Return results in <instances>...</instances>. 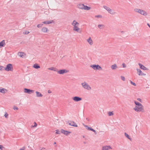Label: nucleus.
I'll return each instance as SVG.
<instances>
[{"mask_svg": "<svg viewBox=\"0 0 150 150\" xmlns=\"http://www.w3.org/2000/svg\"><path fill=\"white\" fill-rule=\"evenodd\" d=\"M137 100L138 101H139L141 102V99H140V98H138L137 99Z\"/></svg>", "mask_w": 150, "mask_h": 150, "instance_id": "48", "label": "nucleus"}, {"mask_svg": "<svg viewBox=\"0 0 150 150\" xmlns=\"http://www.w3.org/2000/svg\"><path fill=\"white\" fill-rule=\"evenodd\" d=\"M33 67L34 68L36 69H38L39 68H40V66L37 64H34L33 65Z\"/></svg>", "mask_w": 150, "mask_h": 150, "instance_id": "23", "label": "nucleus"}, {"mask_svg": "<svg viewBox=\"0 0 150 150\" xmlns=\"http://www.w3.org/2000/svg\"><path fill=\"white\" fill-rule=\"evenodd\" d=\"M134 103L136 105V106H138V107L142 106V105L141 103L136 101H134Z\"/></svg>", "mask_w": 150, "mask_h": 150, "instance_id": "24", "label": "nucleus"}, {"mask_svg": "<svg viewBox=\"0 0 150 150\" xmlns=\"http://www.w3.org/2000/svg\"><path fill=\"white\" fill-rule=\"evenodd\" d=\"M103 8L108 11H109L110 9V8L109 7L105 6H103Z\"/></svg>", "mask_w": 150, "mask_h": 150, "instance_id": "30", "label": "nucleus"}, {"mask_svg": "<svg viewBox=\"0 0 150 150\" xmlns=\"http://www.w3.org/2000/svg\"><path fill=\"white\" fill-rule=\"evenodd\" d=\"M117 67V65L116 64H114L111 66V68L112 70H114L116 69Z\"/></svg>", "mask_w": 150, "mask_h": 150, "instance_id": "26", "label": "nucleus"}, {"mask_svg": "<svg viewBox=\"0 0 150 150\" xmlns=\"http://www.w3.org/2000/svg\"><path fill=\"white\" fill-rule=\"evenodd\" d=\"M137 70L138 73H139L138 74L139 75L145 76L146 74L142 72L141 70L140 69H137Z\"/></svg>", "mask_w": 150, "mask_h": 150, "instance_id": "11", "label": "nucleus"}, {"mask_svg": "<svg viewBox=\"0 0 150 150\" xmlns=\"http://www.w3.org/2000/svg\"><path fill=\"white\" fill-rule=\"evenodd\" d=\"M24 53L22 52H19L18 53V55L20 57L23 58L24 57Z\"/></svg>", "mask_w": 150, "mask_h": 150, "instance_id": "25", "label": "nucleus"}, {"mask_svg": "<svg viewBox=\"0 0 150 150\" xmlns=\"http://www.w3.org/2000/svg\"><path fill=\"white\" fill-rule=\"evenodd\" d=\"M72 99L76 102H79L82 100V98L78 96H75L72 98Z\"/></svg>", "mask_w": 150, "mask_h": 150, "instance_id": "7", "label": "nucleus"}, {"mask_svg": "<svg viewBox=\"0 0 150 150\" xmlns=\"http://www.w3.org/2000/svg\"><path fill=\"white\" fill-rule=\"evenodd\" d=\"M45 149V148H42L41 149V150H44V149Z\"/></svg>", "mask_w": 150, "mask_h": 150, "instance_id": "55", "label": "nucleus"}, {"mask_svg": "<svg viewBox=\"0 0 150 150\" xmlns=\"http://www.w3.org/2000/svg\"><path fill=\"white\" fill-rule=\"evenodd\" d=\"M113 115V113L112 112H108V115L109 116H111Z\"/></svg>", "mask_w": 150, "mask_h": 150, "instance_id": "34", "label": "nucleus"}, {"mask_svg": "<svg viewBox=\"0 0 150 150\" xmlns=\"http://www.w3.org/2000/svg\"><path fill=\"white\" fill-rule=\"evenodd\" d=\"M147 25L150 28V25L148 23H147Z\"/></svg>", "mask_w": 150, "mask_h": 150, "instance_id": "54", "label": "nucleus"}, {"mask_svg": "<svg viewBox=\"0 0 150 150\" xmlns=\"http://www.w3.org/2000/svg\"><path fill=\"white\" fill-rule=\"evenodd\" d=\"M84 5L83 4H80L78 5V8L81 9H83Z\"/></svg>", "mask_w": 150, "mask_h": 150, "instance_id": "15", "label": "nucleus"}, {"mask_svg": "<svg viewBox=\"0 0 150 150\" xmlns=\"http://www.w3.org/2000/svg\"><path fill=\"white\" fill-rule=\"evenodd\" d=\"M98 27L100 29H102L105 27V26L104 25L99 24Z\"/></svg>", "mask_w": 150, "mask_h": 150, "instance_id": "28", "label": "nucleus"}, {"mask_svg": "<svg viewBox=\"0 0 150 150\" xmlns=\"http://www.w3.org/2000/svg\"><path fill=\"white\" fill-rule=\"evenodd\" d=\"M134 11L144 16H146L147 15V13L145 11L140 9L135 8L134 9Z\"/></svg>", "mask_w": 150, "mask_h": 150, "instance_id": "2", "label": "nucleus"}, {"mask_svg": "<svg viewBox=\"0 0 150 150\" xmlns=\"http://www.w3.org/2000/svg\"><path fill=\"white\" fill-rule=\"evenodd\" d=\"M86 120H88V121H89V120H88V118H86Z\"/></svg>", "mask_w": 150, "mask_h": 150, "instance_id": "58", "label": "nucleus"}, {"mask_svg": "<svg viewBox=\"0 0 150 150\" xmlns=\"http://www.w3.org/2000/svg\"><path fill=\"white\" fill-rule=\"evenodd\" d=\"M94 131H93V132H94L95 133V134H96V131L95 130H94Z\"/></svg>", "mask_w": 150, "mask_h": 150, "instance_id": "52", "label": "nucleus"}, {"mask_svg": "<svg viewBox=\"0 0 150 150\" xmlns=\"http://www.w3.org/2000/svg\"><path fill=\"white\" fill-rule=\"evenodd\" d=\"M83 125L86 127H87V129L88 130H91L93 132V131H94V129H93V128H92L91 127H88V126L86 125H84L83 124Z\"/></svg>", "mask_w": 150, "mask_h": 150, "instance_id": "22", "label": "nucleus"}, {"mask_svg": "<svg viewBox=\"0 0 150 150\" xmlns=\"http://www.w3.org/2000/svg\"><path fill=\"white\" fill-rule=\"evenodd\" d=\"M25 147H23L22 148H21L20 149V150H25Z\"/></svg>", "mask_w": 150, "mask_h": 150, "instance_id": "46", "label": "nucleus"}, {"mask_svg": "<svg viewBox=\"0 0 150 150\" xmlns=\"http://www.w3.org/2000/svg\"><path fill=\"white\" fill-rule=\"evenodd\" d=\"M71 25L74 26V27L76 26V21L75 20H74L71 23Z\"/></svg>", "mask_w": 150, "mask_h": 150, "instance_id": "31", "label": "nucleus"}, {"mask_svg": "<svg viewBox=\"0 0 150 150\" xmlns=\"http://www.w3.org/2000/svg\"><path fill=\"white\" fill-rule=\"evenodd\" d=\"M42 25H43L42 24H39L38 25H37V27L38 28H40V27H42Z\"/></svg>", "mask_w": 150, "mask_h": 150, "instance_id": "37", "label": "nucleus"}, {"mask_svg": "<svg viewBox=\"0 0 150 150\" xmlns=\"http://www.w3.org/2000/svg\"><path fill=\"white\" fill-rule=\"evenodd\" d=\"M56 134H60V131L59 130H58V129L57 130H56Z\"/></svg>", "mask_w": 150, "mask_h": 150, "instance_id": "39", "label": "nucleus"}, {"mask_svg": "<svg viewBox=\"0 0 150 150\" xmlns=\"http://www.w3.org/2000/svg\"><path fill=\"white\" fill-rule=\"evenodd\" d=\"M130 83L134 85V86H136V85L135 83L131 81H130Z\"/></svg>", "mask_w": 150, "mask_h": 150, "instance_id": "35", "label": "nucleus"}, {"mask_svg": "<svg viewBox=\"0 0 150 150\" xmlns=\"http://www.w3.org/2000/svg\"><path fill=\"white\" fill-rule=\"evenodd\" d=\"M36 96L38 97H42L43 96V95H42L38 91H36Z\"/></svg>", "mask_w": 150, "mask_h": 150, "instance_id": "21", "label": "nucleus"}, {"mask_svg": "<svg viewBox=\"0 0 150 150\" xmlns=\"http://www.w3.org/2000/svg\"><path fill=\"white\" fill-rule=\"evenodd\" d=\"M84 143L85 144H86V142H84Z\"/></svg>", "mask_w": 150, "mask_h": 150, "instance_id": "57", "label": "nucleus"}, {"mask_svg": "<svg viewBox=\"0 0 150 150\" xmlns=\"http://www.w3.org/2000/svg\"><path fill=\"white\" fill-rule=\"evenodd\" d=\"M53 22V21H45L43 22L42 23L45 24H49L52 23Z\"/></svg>", "mask_w": 150, "mask_h": 150, "instance_id": "19", "label": "nucleus"}, {"mask_svg": "<svg viewBox=\"0 0 150 150\" xmlns=\"http://www.w3.org/2000/svg\"><path fill=\"white\" fill-rule=\"evenodd\" d=\"M68 123L69 125H71V126H72L73 127H78L77 125L74 122V121H69L68 122Z\"/></svg>", "mask_w": 150, "mask_h": 150, "instance_id": "8", "label": "nucleus"}, {"mask_svg": "<svg viewBox=\"0 0 150 150\" xmlns=\"http://www.w3.org/2000/svg\"><path fill=\"white\" fill-rule=\"evenodd\" d=\"M82 87L88 91H90L91 90V88L90 86L86 82H84L81 83Z\"/></svg>", "mask_w": 150, "mask_h": 150, "instance_id": "1", "label": "nucleus"}, {"mask_svg": "<svg viewBox=\"0 0 150 150\" xmlns=\"http://www.w3.org/2000/svg\"><path fill=\"white\" fill-rule=\"evenodd\" d=\"M108 12L111 14H113V11H112V10L110 8L109 9V11H108Z\"/></svg>", "mask_w": 150, "mask_h": 150, "instance_id": "32", "label": "nucleus"}, {"mask_svg": "<svg viewBox=\"0 0 150 150\" xmlns=\"http://www.w3.org/2000/svg\"><path fill=\"white\" fill-rule=\"evenodd\" d=\"M29 33L30 32L28 31H25V33L26 34H29Z\"/></svg>", "mask_w": 150, "mask_h": 150, "instance_id": "47", "label": "nucleus"}, {"mask_svg": "<svg viewBox=\"0 0 150 150\" xmlns=\"http://www.w3.org/2000/svg\"><path fill=\"white\" fill-rule=\"evenodd\" d=\"M68 72L67 70L65 69L60 70L57 71V73L59 74H63Z\"/></svg>", "mask_w": 150, "mask_h": 150, "instance_id": "9", "label": "nucleus"}, {"mask_svg": "<svg viewBox=\"0 0 150 150\" xmlns=\"http://www.w3.org/2000/svg\"><path fill=\"white\" fill-rule=\"evenodd\" d=\"M56 142H55L54 143V144H56Z\"/></svg>", "mask_w": 150, "mask_h": 150, "instance_id": "56", "label": "nucleus"}, {"mask_svg": "<svg viewBox=\"0 0 150 150\" xmlns=\"http://www.w3.org/2000/svg\"><path fill=\"white\" fill-rule=\"evenodd\" d=\"M73 30L75 31L79 32L80 30V28L78 27L77 26L74 27Z\"/></svg>", "mask_w": 150, "mask_h": 150, "instance_id": "18", "label": "nucleus"}, {"mask_svg": "<svg viewBox=\"0 0 150 150\" xmlns=\"http://www.w3.org/2000/svg\"><path fill=\"white\" fill-rule=\"evenodd\" d=\"M48 93H52V92L50 90H49L48 91Z\"/></svg>", "mask_w": 150, "mask_h": 150, "instance_id": "50", "label": "nucleus"}, {"mask_svg": "<svg viewBox=\"0 0 150 150\" xmlns=\"http://www.w3.org/2000/svg\"><path fill=\"white\" fill-rule=\"evenodd\" d=\"M87 41L89 43L90 45H92L93 43V41L90 37L87 40Z\"/></svg>", "mask_w": 150, "mask_h": 150, "instance_id": "20", "label": "nucleus"}, {"mask_svg": "<svg viewBox=\"0 0 150 150\" xmlns=\"http://www.w3.org/2000/svg\"><path fill=\"white\" fill-rule=\"evenodd\" d=\"M61 132L63 134L66 136H67L69 134L71 133V132L65 130L63 129H62L61 130Z\"/></svg>", "mask_w": 150, "mask_h": 150, "instance_id": "10", "label": "nucleus"}, {"mask_svg": "<svg viewBox=\"0 0 150 150\" xmlns=\"http://www.w3.org/2000/svg\"><path fill=\"white\" fill-rule=\"evenodd\" d=\"M41 30L42 31L43 33H46L49 30L47 28L45 27L42 28Z\"/></svg>", "mask_w": 150, "mask_h": 150, "instance_id": "17", "label": "nucleus"}, {"mask_svg": "<svg viewBox=\"0 0 150 150\" xmlns=\"http://www.w3.org/2000/svg\"><path fill=\"white\" fill-rule=\"evenodd\" d=\"M96 17H97L98 18H101L102 17V16L100 15H98L97 16H95Z\"/></svg>", "mask_w": 150, "mask_h": 150, "instance_id": "41", "label": "nucleus"}, {"mask_svg": "<svg viewBox=\"0 0 150 150\" xmlns=\"http://www.w3.org/2000/svg\"><path fill=\"white\" fill-rule=\"evenodd\" d=\"M13 109L14 110L16 109V110H18V108L15 106H14L13 107Z\"/></svg>", "mask_w": 150, "mask_h": 150, "instance_id": "42", "label": "nucleus"}, {"mask_svg": "<svg viewBox=\"0 0 150 150\" xmlns=\"http://www.w3.org/2000/svg\"><path fill=\"white\" fill-rule=\"evenodd\" d=\"M139 65L140 66V68L144 70H147L148 69L147 68L145 67L144 65L141 64L140 63H139Z\"/></svg>", "mask_w": 150, "mask_h": 150, "instance_id": "13", "label": "nucleus"}, {"mask_svg": "<svg viewBox=\"0 0 150 150\" xmlns=\"http://www.w3.org/2000/svg\"><path fill=\"white\" fill-rule=\"evenodd\" d=\"M35 123L34 125L33 126V127H36L37 126V124L36 122H35V123Z\"/></svg>", "mask_w": 150, "mask_h": 150, "instance_id": "45", "label": "nucleus"}, {"mask_svg": "<svg viewBox=\"0 0 150 150\" xmlns=\"http://www.w3.org/2000/svg\"><path fill=\"white\" fill-rule=\"evenodd\" d=\"M121 79L123 81H125V78L124 76H121Z\"/></svg>", "mask_w": 150, "mask_h": 150, "instance_id": "38", "label": "nucleus"}, {"mask_svg": "<svg viewBox=\"0 0 150 150\" xmlns=\"http://www.w3.org/2000/svg\"><path fill=\"white\" fill-rule=\"evenodd\" d=\"M91 8L89 6L84 5L83 9L86 10H90Z\"/></svg>", "mask_w": 150, "mask_h": 150, "instance_id": "27", "label": "nucleus"}, {"mask_svg": "<svg viewBox=\"0 0 150 150\" xmlns=\"http://www.w3.org/2000/svg\"><path fill=\"white\" fill-rule=\"evenodd\" d=\"M76 25H78L79 24V23H78L76 21Z\"/></svg>", "mask_w": 150, "mask_h": 150, "instance_id": "51", "label": "nucleus"}, {"mask_svg": "<svg viewBox=\"0 0 150 150\" xmlns=\"http://www.w3.org/2000/svg\"><path fill=\"white\" fill-rule=\"evenodd\" d=\"M7 91L6 89L4 88H0V92L4 93L7 92Z\"/></svg>", "mask_w": 150, "mask_h": 150, "instance_id": "16", "label": "nucleus"}, {"mask_svg": "<svg viewBox=\"0 0 150 150\" xmlns=\"http://www.w3.org/2000/svg\"><path fill=\"white\" fill-rule=\"evenodd\" d=\"M13 69L12 65L10 64H8L6 67H4V70L7 71H12Z\"/></svg>", "mask_w": 150, "mask_h": 150, "instance_id": "3", "label": "nucleus"}, {"mask_svg": "<svg viewBox=\"0 0 150 150\" xmlns=\"http://www.w3.org/2000/svg\"><path fill=\"white\" fill-rule=\"evenodd\" d=\"M83 138H84V136H83Z\"/></svg>", "mask_w": 150, "mask_h": 150, "instance_id": "59", "label": "nucleus"}, {"mask_svg": "<svg viewBox=\"0 0 150 150\" xmlns=\"http://www.w3.org/2000/svg\"><path fill=\"white\" fill-rule=\"evenodd\" d=\"M5 45V43L4 40H3L0 42V48L2 47H4Z\"/></svg>", "mask_w": 150, "mask_h": 150, "instance_id": "14", "label": "nucleus"}, {"mask_svg": "<svg viewBox=\"0 0 150 150\" xmlns=\"http://www.w3.org/2000/svg\"><path fill=\"white\" fill-rule=\"evenodd\" d=\"M94 131H93V132H94L95 133V134H96V131L95 130H94Z\"/></svg>", "mask_w": 150, "mask_h": 150, "instance_id": "53", "label": "nucleus"}, {"mask_svg": "<svg viewBox=\"0 0 150 150\" xmlns=\"http://www.w3.org/2000/svg\"><path fill=\"white\" fill-rule=\"evenodd\" d=\"M34 91L30 90V89L25 88L24 89V92L25 93H28L29 94H30L33 93L34 92Z\"/></svg>", "mask_w": 150, "mask_h": 150, "instance_id": "6", "label": "nucleus"}, {"mask_svg": "<svg viewBox=\"0 0 150 150\" xmlns=\"http://www.w3.org/2000/svg\"><path fill=\"white\" fill-rule=\"evenodd\" d=\"M54 68L55 69H54V70H53V71L57 72V71H57V69L55 68Z\"/></svg>", "mask_w": 150, "mask_h": 150, "instance_id": "49", "label": "nucleus"}, {"mask_svg": "<svg viewBox=\"0 0 150 150\" xmlns=\"http://www.w3.org/2000/svg\"><path fill=\"white\" fill-rule=\"evenodd\" d=\"M125 136L130 140H131L132 139L130 137L129 135H128L126 133H125Z\"/></svg>", "mask_w": 150, "mask_h": 150, "instance_id": "29", "label": "nucleus"}, {"mask_svg": "<svg viewBox=\"0 0 150 150\" xmlns=\"http://www.w3.org/2000/svg\"><path fill=\"white\" fill-rule=\"evenodd\" d=\"M90 66L95 70L102 69L101 67L98 64L91 65Z\"/></svg>", "mask_w": 150, "mask_h": 150, "instance_id": "5", "label": "nucleus"}, {"mask_svg": "<svg viewBox=\"0 0 150 150\" xmlns=\"http://www.w3.org/2000/svg\"><path fill=\"white\" fill-rule=\"evenodd\" d=\"M5 148L2 145H0V149L1 150H4Z\"/></svg>", "mask_w": 150, "mask_h": 150, "instance_id": "33", "label": "nucleus"}, {"mask_svg": "<svg viewBox=\"0 0 150 150\" xmlns=\"http://www.w3.org/2000/svg\"><path fill=\"white\" fill-rule=\"evenodd\" d=\"M111 149V148L110 146H106L103 147L102 150H109Z\"/></svg>", "mask_w": 150, "mask_h": 150, "instance_id": "12", "label": "nucleus"}, {"mask_svg": "<svg viewBox=\"0 0 150 150\" xmlns=\"http://www.w3.org/2000/svg\"><path fill=\"white\" fill-rule=\"evenodd\" d=\"M134 109L137 112H143L144 111V107L143 105L142 106L138 107V106H136L134 108Z\"/></svg>", "mask_w": 150, "mask_h": 150, "instance_id": "4", "label": "nucleus"}, {"mask_svg": "<svg viewBox=\"0 0 150 150\" xmlns=\"http://www.w3.org/2000/svg\"><path fill=\"white\" fill-rule=\"evenodd\" d=\"M122 66L124 68H125L126 67V64L124 63H123L122 64Z\"/></svg>", "mask_w": 150, "mask_h": 150, "instance_id": "43", "label": "nucleus"}, {"mask_svg": "<svg viewBox=\"0 0 150 150\" xmlns=\"http://www.w3.org/2000/svg\"><path fill=\"white\" fill-rule=\"evenodd\" d=\"M48 69L49 70H53L54 69V67H51L49 68Z\"/></svg>", "mask_w": 150, "mask_h": 150, "instance_id": "40", "label": "nucleus"}, {"mask_svg": "<svg viewBox=\"0 0 150 150\" xmlns=\"http://www.w3.org/2000/svg\"><path fill=\"white\" fill-rule=\"evenodd\" d=\"M0 70L1 71L4 70V67L0 66Z\"/></svg>", "mask_w": 150, "mask_h": 150, "instance_id": "36", "label": "nucleus"}, {"mask_svg": "<svg viewBox=\"0 0 150 150\" xmlns=\"http://www.w3.org/2000/svg\"><path fill=\"white\" fill-rule=\"evenodd\" d=\"M4 116L6 118H7L8 116V114L7 113H6Z\"/></svg>", "mask_w": 150, "mask_h": 150, "instance_id": "44", "label": "nucleus"}]
</instances>
